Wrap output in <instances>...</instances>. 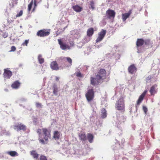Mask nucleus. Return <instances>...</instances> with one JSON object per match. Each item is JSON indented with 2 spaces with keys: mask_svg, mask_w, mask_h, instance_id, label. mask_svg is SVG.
I'll use <instances>...</instances> for the list:
<instances>
[{
  "mask_svg": "<svg viewBox=\"0 0 160 160\" xmlns=\"http://www.w3.org/2000/svg\"><path fill=\"white\" fill-rule=\"evenodd\" d=\"M42 131L44 138H43L41 136L39 137V142L43 144H47L48 139L51 137L50 132L46 128H42Z\"/></svg>",
  "mask_w": 160,
  "mask_h": 160,
  "instance_id": "obj_1",
  "label": "nucleus"
},
{
  "mask_svg": "<svg viewBox=\"0 0 160 160\" xmlns=\"http://www.w3.org/2000/svg\"><path fill=\"white\" fill-rule=\"evenodd\" d=\"M107 72L106 70L103 68L100 69L96 75V79L101 82L106 78Z\"/></svg>",
  "mask_w": 160,
  "mask_h": 160,
  "instance_id": "obj_2",
  "label": "nucleus"
},
{
  "mask_svg": "<svg viewBox=\"0 0 160 160\" xmlns=\"http://www.w3.org/2000/svg\"><path fill=\"white\" fill-rule=\"evenodd\" d=\"M115 108L118 110L121 111L122 112L124 111L125 104L123 97H120L119 99L117 102Z\"/></svg>",
  "mask_w": 160,
  "mask_h": 160,
  "instance_id": "obj_3",
  "label": "nucleus"
},
{
  "mask_svg": "<svg viewBox=\"0 0 160 160\" xmlns=\"http://www.w3.org/2000/svg\"><path fill=\"white\" fill-rule=\"evenodd\" d=\"M85 96L88 102H90L93 100L94 97V92L93 89H88Z\"/></svg>",
  "mask_w": 160,
  "mask_h": 160,
  "instance_id": "obj_4",
  "label": "nucleus"
},
{
  "mask_svg": "<svg viewBox=\"0 0 160 160\" xmlns=\"http://www.w3.org/2000/svg\"><path fill=\"white\" fill-rule=\"evenodd\" d=\"M50 29H43L38 31L37 35L39 37H44L48 36L50 34Z\"/></svg>",
  "mask_w": 160,
  "mask_h": 160,
  "instance_id": "obj_5",
  "label": "nucleus"
},
{
  "mask_svg": "<svg viewBox=\"0 0 160 160\" xmlns=\"http://www.w3.org/2000/svg\"><path fill=\"white\" fill-rule=\"evenodd\" d=\"M13 128L17 131H19L21 130L25 131L27 129V127L21 123H18L14 125Z\"/></svg>",
  "mask_w": 160,
  "mask_h": 160,
  "instance_id": "obj_6",
  "label": "nucleus"
},
{
  "mask_svg": "<svg viewBox=\"0 0 160 160\" xmlns=\"http://www.w3.org/2000/svg\"><path fill=\"white\" fill-rule=\"evenodd\" d=\"M106 32L107 31L106 30L102 29L98 33V37L96 40V42L101 41L105 36Z\"/></svg>",
  "mask_w": 160,
  "mask_h": 160,
  "instance_id": "obj_7",
  "label": "nucleus"
},
{
  "mask_svg": "<svg viewBox=\"0 0 160 160\" xmlns=\"http://www.w3.org/2000/svg\"><path fill=\"white\" fill-rule=\"evenodd\" d=\"M106 15L109 19L114 18L115 17L116 13L113 10L108 9L106 12Z\"/></svg>",
  "mask_w": 160,
  "mask_h": 160,
  "instance_id": "obj_8",
  "label": "nucleus"
},
{
  "mask_svg": "<svg viewBox=\"0 0 160 160\" xmlns=\"http://www.w3.org/2000/svg\"><path fill=\"white\" fill-rule=\"evenodd\" d=\"M58 43L60 46V47L62 50H65L67 49H70V48L69 46L65 43H63L61 39H58Z\"/></svg>",
  "mask_w": 160,
  "mask_h": 160,
  "instance_id": "obj_9",
  "label": "nucleus"
},
{
  "mask_svg": "<svg viewBox=\"0 0 160 160\" xmlns=\"http://www.w3.org/2000/svg\"><path fill=\"white\" fill-rule=\"evenodd\" d=\"M12 75V72L9 70L8 68L4 69L3 76L5 78L9 79L11 77Z\"/></svg>",
  "mask_w": 160,
  "mask_h": 160,
  "instance_id": "obj_10",
  "label": "nucleus"
},
{
  "mask_svg": "<svg viewBox=\"0 0 160 160\" xmlns=\"http://www.w3.org/2000/svg\"><path fill=\"white\" fill-rule=\"evenodd\" d=\"M50 68L53 70L57 71L59 69L58 65L56 61H52L51 63Z\"/></svg>",
  "mask_w": 160,
  "mask_h": 160,
  "instance_id": "obj_11",
  "label": "nucleus"
},
{
  "mask_svg": "<svg viewBox=\"0 0 160 160\" xmlns=\"http://www.w3.org/2000/svg\"><path fill=\"white\" fill-rule=\"evenodd\" d=\"M157 85L154 84L150 88L149 92L151 95H154L157 92L158 89L157 88Z\"/></svg>",
  "mask_w": 160,
  "mask_h": 160,
  "instance_id": "obj_12",
  "label": "nucleus"
},
{
  "mask_svg": "<svg viewBox=\"0 0 160 160\" xmlns=\"http://www.w3.org/2000/svg\"><path fill=\"white\" fill-rule=\"evenodd\" d=\"M144 45L148 48H151L153 46V42L149 38L145 39L144 40Z\"/></svg>",
  "mask_w": 160,
  "mask_h": 160,
  "instance_id": "obj_13",
  "label": "nucleus"
},
{
  "mask_svg": "<svg viewBox=\"0 0 160 160\" xmlns=\"http://www.w3.org/2000/svg\"><path fill=\"white\" fill-rule=\"evenodd\" d=\"M147 92V91L145 90L142 94L139 96L137 102V105H139L140 103L142 102Z\"/></svg>",
  "mask_w": 160,
  "mask_h": 160,
  "instance_id": "obj_14",
  "label": "nucleus"
},
{
  "mask_svg": "<svg viewBox=\"0 0 160 160\" xmlns=\"http://www.w3.org/2000/svg\"><path fill=\"white\" fill-rule=\"evenodd\" d=\"M137 70V68L135 65L133 64L131 65L128 68V71L129 73L133 74L134 72H136Z\"/></svg>",
  "mask_w": 160,
  "mask_h": 160,
  "instance_id": "obj_15",
  "label": "nucleus"
},
{
  "mask_svg": "<svg viewBox=\"0 0 160 160\" xmlns=\"http://www.w3.org/2000/svg\"><path fill=\"white\" fill-rule=\"evenodd\" d=\"M132 13V10H130L128 12L122 14V19L123 22H125L126 19L129 17Z\"/></svg>",
  "mask_w": 160,
  "mask_h": 160,
  "instance_id": "obj_16",
  "label": "nucleus"
},
{
  "mask_svg": "<svg viewBox=\"0 0 160 160\" xmlns=\"http://www.w3.org/2000/svg\"><path fill=\"white\" fill-rule=\"evenodd\" d=\"M30 154L32 156L33 158L35 160H37L39 157V155L38 153L36 151L33 150L30 152Z\"/></svg>",
  "mask_w": 160,
  "mask_h": 160,
  "instance_id": "obj_17",
  "label": "nucleus"
},
{
  "mask_svg": "<svg viewBox=\"0 0 160 160\" xmlns=\"http://www.w3.org/2000/svg\"><path fill=\"white\" fill-rule=\"evenodd\" d=\"M91 84L93 86H95L96 84H98L101 82L99 80H98L96 79V78H95L91 77L90 78Z\"/></svg>",
  "mask_w": 160,
  "mask_h": 160,
  "instance_id": "obj_18",
  "label": "nucleus"
},
{
  "mask_svg": "<svg viewBox=\"0 0 160 160\" xmlns=\"http://www.w3.org/2000/svg\"><path fill=\"white\" fill-rule=\"evenodd\" d=\"M144 44V40L142 38H138L136 42L137 47H141Z\"/></svg>",
  "mask_w": 160,
  "mask_h": 160,
  "instance_id": "obj_19",
  "label": "nucleus"
},
{
  "mask_svg": "<svg viewBox=\"0 0 160 160\" xmlns=\"http://www.w3.org/2000/svg\"><path fill=\"white\" fill-rule=\"evenodd\" d=\"M78 136L79 139L82 141H85L87 139V136L84 133H79Z\"/></svg>",
  "mask_w": 160,
  "mask_h": 160,
  "instance_id": "obj_20",
  "label": "nucleus"
},
{
  "mask_svg": "<svg viewBox=\"0 0 160 160\" xmlns=\"http://www.w3.org/2000/svg\"><path fill=\"white\" fill-rule=\"evenodd\" d=\"M20 83L18 81L14 82L12 85L11 87L13 88L17 89L20 86Z\"/></svg>",
  "mask_w": 160,
  "mask_h": 160,
  "instance_id": "obj_21",
  "label": "nucleus"
},
{
  "mask_svg": "<svg viewBox=\"0 0 160 160\" xmlns=\"http://www.w3.org/2000/svg\"><path fill=\"white\" fill-rule=\"evenodd\" d=\"M87 138L88 139L89 142L90 143H92L93 142L94 138V136L92 134L88 133L87 134Z\"/></svg>",
  "mask_w": 160,
  "mask_h": 160,
  "instance_id": "obj_22",
  "label": "nucleus"
},
{
  "mask_svg": "<svg viewBox=\"0 0 160 160\" xmlns=\"http://www.w3.org/2000/svg\"><path fill=\"white\" fill-rule=\"evenodd\" d=\"M73 9L76 12H79L82 11V8L78 5H76L72 7Z\"/></svg>",
  "mask_w": 160,
  "mask_h": 160,
  "instance_id": "obj_23",
  "label": "nucleus"
},
{
  "mask_svg": "<svg viewBox=\"0 0 160 160\" xmlns=\"http://www.w3.org/2000/svg\"><path fill=\"white\" fill-rule=\"evenodd\" d=\"M94 33V29L92 28H89L87 31V35L89 37L92 36Z\"/></svg>",
  "mask_w": 160,
  "mask_h": 160,
  "instance_id": "obj_24",
  "label": "nucleus"
},
{
  "mask_svg": "<svg viewBox=\"0 0 160 160\" xmlns=\"http://www.w3.org/2000/svg\"><path fill=\"white\" fill-rule=\"evenodd\" d=\"M52 89L53 90V93L55 95H57V92H58V88L57 85L55 83L52 85Z\"/></svg>",
  "mask_w": 160,
  "mask_h": 160,
  "instance_id": "obj_25",
  "label": "nucleus"
},
{
  "mask_svg": "<svg viewBox=\"0 0 160 160\" xmlns=\"http://www.w3.org/2000/svg\"><path fill=\"white\" fill-rule=\"evenodd\" d=\"M7 153L12 157H15L18 156V153L14 151H8L7 152Z\"/></svg>",
  "mask_w": 160,
  "mask_h": 160,
  "instance_id": "obj_26",
  "label": "nucleus"
},
{
  "mask_svg": "<svg viewBox=\"0 0 160 160\" xmlns=\"http://www.w3.org/2000/svg\"><path fill=\"white\" fill-rule=\"evenodd\" d=\"M60 137V135L59 132L55 131L54 132L53 138L55 140H58Z\"/></svg>",
  "mask_w": 160,
  "mask_h": 160,
  "instance_id": "obj_27",
  "label": "nucleus"
},
{
  "mask_svg": "<svg viewBox=\"0 0 160 160\" xmlns=\"http://www.w3.org/2000/svg\"><path fill=\"white\" fill-rule=\"evenodd\" d=\"M101 117L102 118H105L107 117L106 111L105 108H102L101 110Z\"/></svg>",
  "mask_w": 160,
  "mask_h": 160,
  "instance_id": "obj_28",
  "label": "nucleus"
},
{
  "mask_svg": "<svg viewBox=\"0 0 160 160\" xmlns=\"http://www.w3.org/2000/svg\"><path fill=\"white\" fill-rule=\"evenodd\" d=\"M38 60L40 64L43 63L44 61V58H42V56L41 54L38 55Z\"/></svg>",
  "mask_w": 160,
  "mask_h": 160,
  "instance_id": "obj_29",
  "label": "nucleus"
},
{
  "mask_svg": "<svg viewBox=\"0 0 160 160\" xmlns=\"http://www.w3.org/2000/svg\"><path fill=\"white\" fill-rule=\"evenodd\" d=\"M37 160H48V158L46 156L43 155L41 154L39 155Z\"/></svg>",
  "mask_w": 160,
  "mask_h": 160,
  "instance_id": "obj_30",
  "label": "nucleus"
},
{
  "mask_svg": "<svg viewBox=\"0 0 160 160\" xmlns=\"http://www.w3.org/2000/svg\"><path fill=\"white\" fill-rule=\"evenodd\" d=\"M33 0H32L30 3L28 5V10L29 12H30L32 6L33 4Z\"/></svg>",
  "mask_w": 160,
  "mask_h": 160,
  "instance_id": "obj_31",
  "label": "nucleus"
},
{
  "mask_svg": "<svg viewBox=\"0 0 160 160\" xmlns=\"http://www.w3.org/2000/svg\"><path fill=\"white\" fill-rule=\"evenodd\" d=\"M22 14H23L22 10H20V12H19V13H18L16 15V18L18 17H20V16H21L22 15Z\"/></svg>",
  "mask_w": 160,
  "mask_h": 160,
  "instance_id": "obj_32",
  "label": "nucleus"
},
{
  "mask_svg": "<svg viewBox=\"0 0 160 160\" xmlns=\"http://www.w3.org/2000/svg\"><path fill=\"white\" fill-rule=\"evenodd\" d=\"M29 42V40H25L24 42H23L22 43V45L24 46H28V43Z\"/></svg>",
  "mask_w": 160,
  "mask_h": 160,
  "instance_id": "obj_33",
  "label": "nucleus"
},
{
  "mask_svg": "<svg viewBox=\"0 0 160 160\" xmlns=\"http://www.w3.org/2000/svg\"><path fill=\"white\" fill-rule=\"evenodd\" d=\"M90 5L91 6L92 9L93 10L95 8L94 7V2L93 1H91L90 2Z\"/></svg>",
  "mask_w": 160,
  "mask_h": 160,
  "instance_id": "obj_34",
  "label": "nucleus"
},
{
  "mask_svg": "<svg viewBox=\"0 0 160 160\" xmlns=\"http://www.w3.org/2000/svg\"><path fill=\"white\" fill-rule=\"evenodd\" d=\"M42 131V129H38V130H37V132L38 133L39 137L40 136H42V135L41 134Z\"/></svg>",
  "mask_w": 160,
  "mask_h": 160,
  "instance_id": "obj_35",
  "label": "nucleus"
},
{
  "mask_svg": "<svg viewBox=\"0 0 160 160\" xmlns=\"http://www.w3.org/2000/svg\"><path fill=\"white\" fill-rule=\"evenodd\" d=\"M2 36L4 38H6L8 37V33L7 32H3Z\"/></svg>",
  "mask_w": 160,
  "mask_h": 160,
  "instance_id": "obj_36",
  "label": "nucleus"
},
{
  "mask_svg": "<svg viewBox=\"0 0 160 160\" xmlns=\"http://www.w3.org/2000/svg\"><path fill=\"white\" fill-rule=\"evenodd\" d=\"M76 76L78 77H82L83 75L80 72H78L76 73Z\"/></svg>",
  "mask_w": 160,
  "mask_h": 160,
  "instance_id": "obj_37",
  "label": "nucleus"
},
{
  "mask_svg": "<svg viewBox=\"0 0 160 160\" xmlns=\"http://www.w3.org/2000/svg\"><path fill=\"white\" fill-rule=\"evenodd\" d=\"M34 7L32 9V12H34L36 7H37V5L36 4V1L34 0Z\"/></svg>",
  "mask_w": 160,
  "mask_h": 160,
  "instance_id": "obj_38",
  "label": "nucleus"
},
{
  "mask_svg": "<svg viewBox=\"0 0 160 160\" xmlns=\"http://www.w3.org/2000/svg\"><path fill=\"white\" fill-rule=\"evenodd\" d=\"M66 58L67 61H68L70 64H71L72 62V59L69 57H67Z\"/></svg>",
  "mask_w": 160,
  "mask_h": 160,
  "instance_id": "obj_39",
  "label": "nucleus"
},
{
  "mask_svg": "<svg viewBox=\"0 0 160 160\" xmlns=\"http://www.w3.org/2000/svg\"><path fill=\"white\" fill-rule=\"evenodd\" d=\"M16 50V47L14 46H13L11 47V50L10 51V52H14Z\"/></svg>",
  "mask_w": 160,
  "mask_h": 160,
  "instance_id": "obj_40",
  "label": "nucleus"
},
{
  "mask_svg": "<svg viewBox=\"0 0 160 160\" xmlns=\"http://www.w3.org/2000/svg\"><path fill=\"white\" fill-rule=\"evenodd\" d=\"M143 110L145 112V113L146 114L147 112L148 111V109L147 107L145 106H143Z\"/></svg>",
  "mask_w": 160,
  "mask_h": 160,
  "instance_id": "obj_41",
  "label": "nucleus"
},
{
  "mask_svg": "<svg viewBox=\"0 0 160 160\" xmlns=\"http://www.w3.org/2000/svg\"><path fill=\"white\" fill-rule=\"evenodd\" d=\"M36 107L38 108H41L42 106V105L40 103H39V102H36Z\"/></svg>",
  "mask_w": 160,
  "mask_h": 160,
  "instance_id": "obj_42",
  "label": "nucleus"
},
{
  "mask_svg": "<svg viewBox=\"0 0 160 160\" xmlns=\"http://www.w3.org/2000/svg\"><path fill=\"white\" fill-rule=\"evenodd\" d=\"M96 105V103L95 102H91L90 103V105L92 107H93Z\"/></svg>",
  "mask_w": 160,
  "mask_h": 160,
  "instance_id": "obj_43",
  "label": "nucleus"
},
{
  "mask_svg": "<svg viewBox=\"0 0 160 160\" xmlns=\"http://www.w3.org/2000/svg\"><path fill=\"white\" fill-rule=\"evenodd\" d=\"M11 2L12 3V4H10V5L11 6L12 8H13L14 7V4L13 3V2Z\"/></svg>",
  "mask_w": 160,
  "mask_h": 160,
  "instance_id": "obj_44",
  "label": "nucleus"
},
{
  "mask_svg": "<svg viewBox=\"0 0 160 160\" xmlns=\"http://www.w3.org/2000/svg\"><path fill=\"white\" fill-rule=\"evenodd\" d=\"M151 79V77H148L147 78V82H148V81H149V80H150Z\"/></svg>",
  "mask_w": 160,
  "mask_h": 160,
  "instance_id": "obj_45",
  "label": "nucleus"
},
{
  "mask_svg": "<svg viewBox=\"0 0 160 160\" xmlns=\"http://www.w3.org/2000/svg\"><path fill=\"white\" fill-rule=\"evenodd\" d=\"M59 80V78L56 77V80L57 81H58Z\"/></svg>",
  "mask_w": 160,
  "mask_h": 160,
  "instance_id": "obj_46",
  "label": "nucleus"
},
{
  "mask_svg": "<svg viewBox=\"0 0 160 160\" xmlns=\"http://www.w3.org/2000/svg\"><path fill=\"white\" fill-rule=\"evenodd\" d=\"M15 4H17L18 3L17 1H18V0H15Z\"/></svg>",
  "mask_w": 160,
  "mask_h": 160,
  "instance_id": "obj_47",
  "label": "nucleus"
}]
</instances>
